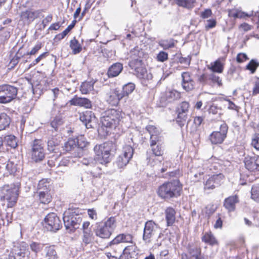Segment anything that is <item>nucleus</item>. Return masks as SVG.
<instances>
[{"mask_svg": "<svg viewBox=\"0 0 259 259\" xmlns=\"http://www.w3.org/2000/svg\"><path fill=\"white\" fill-rule=\"evenodd\" d=\"M182 185L178 179L164 182L157 190V195L165 201L173 200L180 196Z\"/></svg>", "mask_w": 259, "mask_h": 259, "instance_id": "f257e3e1", "label": "nucleus"}, {"mask_svg": "<svg viewBox=\"0 0 259 259\" xmlns=\"http://www.w3.org/2000/svg\"><path fill=\"white\" fill-rule=\"evenodd\" d=\"M124 115V113L122 111L115 109L105 111L100 118L101 127L100 130H102L108 135L110 132V130L115 128Z\"/></svg>", "mask_w": 259, "mask_h": 259, "instance_id": "f03ea898", "label": "nucleus"}, {"mask_svg": "<svg viewBox=\"0 0 259 259\" xmlns=\"http://www.w3.org/2000/svg\"><path fill=\"white\" fill-rule=\"evenodd\" d=\"M128 66L133 73L142 80V83L147 85L152 80L153 75L151 72H148L142 59H132L129 61Z\"/></svg>", "mask_w": 259, "mask_h": 259, "instance_id": "7ed1b4c3", "label": "nucleus"}, {"mask_svg": "<svg viewBox=\"0 0 259 259\" xmlns=\"http://www.w3.org/2000/svg\"><path fill=\"white\" fill-rule=\"evenodd\" d=\"M115 223V218L111 217L104 222L97 224L95 230L96 235L102 239H109L116 227Z\"/></svg>", "mask_w": 259, "mask_h": 259, "instance_id": "20e7f679", "label": "nucleus"}, {"mask_svg": "<svg viewBox=\"0 0 259 259\" xmlns=\"http://www.w3.org/2000/svg\"><path fill=\"white\" fill-rule=\"evenodd\" d=\"M63 220L66 229H70L71 231L74 232L79 228L82 222V216L77 213L75 210L69 209L64 212Z\"/></svg>", "mask_w": 259, "mask_h": 259, "instance_id": "39448f33", "label": "nucleus"}, {"mask_svg": "<svg viewBox=\"0 0 259 259\" xmlns=\"http://www.w3.org/2000/svg\"><path fill=\"white\" fill-rule=\"evenodd\" d=\"M29 245L25 242H21L14 245L11 249L8 259H30Z\"/></svg>", "mask_w": 259, "mask_h": 259, "instance_id": "423d86ee", "label": "nucleus"}, {"mask_svg": "<svg viewBox=\"0 0 259 259\" xmlns=\"http://www.w3.org/2000/svg\"><path fill=\"white\" fill-rule=\"evenodd\" d=\"M116 150V145L112 141H108L102 145L97 146V153L106 165L110 162Z\"/></svg>", "mask_w": 259, "mask_h": 259, "instance_id": "0eeeda50", "label": "nucleus"}, {"mask_svg": "<svg viewBox=\"0 0 259 259\" xmlns=\"http://www.w3.org/2000/svg\"><path fill=\"white\" fill-rule=\"evenodd\" d=\"M18 191L11 188L9 186H4L0 189V200L7 203L8 207H12L17 201Z\"/></svg>", "mask_w": 259, "mask_h": 259, "instance_id": "6e6552de", "label": "nucleus"}, {"mask_svg": "<svg viewBox=\"0 0 259 259\" xmlns=\"http://www.w3.org/2000/svg\"><path fill=\"white\" fill-rule=\"evenodd\" d=\"M18 93V89L8 84L0 85V103L7 104L15 99Z\"/></svg>", "mask_w": 259, "mask_h": 259, "instance_id": "1a4fd4ad", "label": "nucleus"}, {"mask_svg": "<svg viewBox=\"0 0 259 259\" xmlns=\"http://www.w3.org/2000/svg\"><path fill=\"white\" fill-rule=\"evenodd\" d=\"M158 225L152 220L145 222L142 239L146 243L151 242L152 238L158 234Z\"/></svg>", "mask_w": 259, "mask_h": 259, "instance_id": "9d476101", "label": "nucleus"}, {"mask_svg": "<svg viewBox=\"0 0 259 259\" xmlns=\"http://www.w3.org/2000/svg\"><path fill=\"white\" fill-rule=\"evenodd\" d=\"M62 141V137L57 135L50 137L48 139V150L50 153H54L53 156L54 157L55 160L61 155L60 148H62L61 145Z\"/></svg>", "mask_w": 259, "mask_h": 259, "instance_id": "9b49d317", "label": "nucleus"}, {"mask_svg": "<svg viewBox=\"0 0 259 259\" xmlns=\"http://www.w3.org/2000/svg\"><path fill=\"white\" fill-rule=\"evenodd\" d=\"M44 226L48 231L56 232L62 227L61 221L55 213L48 214L44 219Z\"/></svg>", "mask_w": 259, "mask_h": 259, "instance_id": "f8f14e48", "label": "nucleus"}, {"mask_svg": "<svg viewBox=\"0 0 259 259\" xmlns=\"http://www.w3.org/2000/svg\"><path fill=\"white\" fill-rule=\"evenodd\" d=\"M228 131V125L225 122H223L220 126L219 131H214L210 134L209 140L211 143L212 145L223 143L227 137Z\"/></svg>", "mask_w": 259, "mask_h": 259, "instance_id": "ddd939ff", "label": "nucleus"}, {"mask_svg": "<svg viewBox=\"0 0 259 259\" xmlns=\"http://www.w3.org/2000/svg\"><path fill=\"white\" fill-rule=\"evenodd\" d=\"M41 143L40 140L35 139L32 145L31 158L35 162H40L45 158L44 149Z\"/></svg>", "mask_w": 259, "mask_h": 259, "instance_id": "4468645a", "label": "nucleus"}, {"mask_svg": "<svg viewBox=\"0 0 259 259\" xmlns=\"http://www.w3.org/2000/svg\"><path fill=\"white\" fill-rule=\"evenodd\" d=\"M224 178V175L221 172L213 174L209 177L204 182V190H213L215 188L219 187L222 184Z\"/></svg>", "mask_w": 259, "mask_h": 259, "instance_id": "2eb2a0df", "label": "nucleus"}, {"mask_svg": "<svg viewBox=\"0 0 259 259\" xmlns=\"http://www.w3.org/2000/svg\"><path fill=\"white\" fill-rule=\"evenodd\" d=\"M23 161L20 157L12 156L7 161L5 168L10 175H15L22 169Z\"/></svg>", "mask_w": 259, "mask_h": 259, "instance_id": "dca6fc26", "label": "nucleus"}, {"mask_svg": "<svg viewBox=\"0 0 259 259\" xmlns=\"http://www.w3.org/2000/svg\"><path fill=\"white\" fill-rule=\"evenodd\" d=\"M79 119L87 128H93L97 120L94 113L88 110L81 113Z\"/></svg>", "mask_w": 259, "mask_h": 259, "instance_id": "f3484780", "label": "nucleus"}, {"mask_svg": "<svg viewBox=\"0 0 259 259\" xmlns=\"http://www.w3.org/2000/svg\"><path fill=\"white\" fill-rule=\"evenodd\" d=\"M188 254H182L181 259H205L200 248L193 245L188 246Z\"/></svg>", "mask_w": 259, "mask_h": 259, "instance_id": "a211bd4d", "label": "nucleus"}, {"mask_svg": "<svg viewBox=\"0 0 259 259\" xmlns=\"http://www.w3.org/2000/svg\"><path fill=\"white\" fill-rule=\"evenodd\" d=\"M244 163L247 169L250 171L259 170V156L253 154L245 156Z\"/></svg>", "mask_w": 259, "mask_h": 259, "instance_id": "6ab92c4d", "label": "nucleus"}, {"mask_svg": "<svg viewBox=\"0 0 259 259\" xmlns=\"http://www.w3.org/2000/svg\"><path fill=\"white\" fill-rule=\"evenodd\" d=\"M94 151L96 154L95 156L94 157L83 158L81 160L82 164L92 168L95 167L98 164H101L106 166V164L103 163V160L99 155V154L97 153V146L95 147Z\"/></svg>", "mask_w": 259, "mask_h": 259, "instance_id": "aec40b11", "label": "nucleus"}, {"mask_svg": "<svg viewBox=\"0 0 259 259\" xmlns=\"http://www.w3.org/2000/svg\"><path fill=\"white\" fill-rule=\"evenodd\" d=\"M139 249L136 244L125 247L120 255V259H138Z\"/></svg>", "mask_w": 259, "mask_h": 259, "instance_id": "412c9836", "label": "nucleus"}, {"mask_svg": "<svg viewBox=\"0 0 259 259\" xmlns=\"http://www.w3.org/2000/svg\"><path fill=\"white\" fill-rule=\"evenodd\" d=\"M181 77L183 88L187 92L192 90L194 86V81L191 77V73L188 71L183 72L181 74Z\"/></svg>", "mask_w": 259, "mask_h": 259, "instance_id": "4be33fe9", "label": "nucleus"}, {"mask_svg": "<svg viewBox=\"0 0 259 259\" xmlns=\"http://www.w3.org/2000/svg\"><path fill=\"white\" fill-rule=\"evenodd\" d=\"M69 103L71 105L83 107L85 108H91L92 107V102L89 99L79 97L76 95L69 101Z\"/></svg>", "mask_w": 259, "mask_h": 259, "instance_id": "5701e85b", "label": "nucleus"}, {"mask_svg": "<svg viewBox=\"0 0 259 259\" xmlns=\"http://www.w3.org/2000/svg\"><path fill=\"white\" fill-rule=\"evenodd\" d=\"M238 202L239 198L237 195L230 196L225 199L223 206L228 212H233L235 210L236 204Z\"/></svg>", "mask_w": 259, "mask_h": 259, "instance_id": "b1692460", "label": "nucleus"}, {"mask_svg": "<svg viewBox=\"0 0 259 259\" xmlns=\"http://www.w3.org/2000/svg\"><path fill=\"white\" fill-rule=\"evenodd\" d=\"M123 70V65L119 62L112 64L108 68L107 75L109 78L116 77L119 75Z\"/></svg>", "mask_w": 259, "mask_h": 259, "instance_id": "393cba45", "label": "nucleus"}, {"mask_svg": "<svg viewBox=\"0 0 259 259\" xmlns=\"http://www.w3.org/2000/svg\"><path fill=\"white\" fill-rule=\"evenodd\" d=\"M120 93V90L117 89H115L107 99V102L111 106H116L118 105L119 101L123 98V95Z\"/></svg>", "mask_w": 259, "mask_h": 259, "instance_id": "a878e982", "label": "nucleus"}, {"mask_svg": "<svg viewBox=\"0 0 259 259\" xmlns=\"http://www.w3.org/2000/svg\"><path fill=\"white\" fill-rule=\"evenodd\" d=\"M207 68L212 73H221L223 72L224 65L221 62L220 59H217L209 65H207Z\"/></svg>", "mask_w": 259, "mask_h": 259, "instance_id": "bb28decb", "label": "nucleus"}, {"mask_svg": "<svg viewBox=\"0 0 259 259\" xmlns=\"http://www.w3.org/2000/svg\"><path fill=\"white\" fill-rule=\"evenodd\" d=\"M165 219L167 226H172L176 220V211L171 207H168L165 210Z\"/></svg>", "mask_w": 259, "mask_h": 259, "instance_id": "cd10ccee", "label": "nucleus"}, {"mask_svg": "<svg viewBox=\"0 0 259 259\" xmlns=\"http://www.w3.org/2000/svg\"><path fill=\"white\" fill-rule=\"evenodd\" d=\"M74 139H75L77 151L85 149L90 146V143L83 135H79Z\"/></svg>", "mask_w": 259, "mask_h": 259, "instance_id": "c85d7f7f", "label": "nucleus"}, {"mask_svg": "<svg viewBox=\"0 0 259 259\" xmlns=\"http://www.w3.org/2000/svg\"><path fill=\"white\" fill-rule=\"evenodd\" d=\"M180 98V94L179 92L176 90H171L166 92L162 99H164L167 103H171Z\"/></svg>", "mask_w": 259, "mask_h": 259, "instance_id": "c756f323", "label": "nucleus"}, {"mask_svg": "<svg viewBox=\"0 0 259 259\" xmlns=\"http://www.w3.org/2000/svg\"><path fill=\"white\" fill-rule=\"evenodd\" d=\"M202 242L210 246L218 244V242L211 232H205L201 238Z\"/></svg>", "mask_w": 259, "mask_h": 259, "instance_id": "7c9ffc66", "label": "nucleus"}, {"mask_svg": "<svg viewBox=\"0 0 259 259\" xmlns=\"http://www.w3.org/2000/svg\"><path fill=\"white\" fill-rule=\"evenodd\" d=\"M63 150L66 152H71L77 149L76 143L74 138H70L62 146Z\"/></svg>", "mask_w": 259, "mask_h": 259, "instance_id": "2f4dec72", "label": "nucleus"}, {"mask_svg": "<svg viewBox=\"0 0 259 259\" xmlns=\"http://www.w3.org/2000/svg\"><path fill=\"white\" fill-rule=\"evenodd\" d=\"M51 191V180L43 179L40 180L37 185V193L40 191Z\"/></svg>", "mask_w": 259, "mask_h": 259, "instance_id": "473e14b6", "label": "nucleus"}, {"mask_svg": "<svg viewBox=\"0 0 259 259\" xmlns=\"http://www.w3.org/2000/svg\"><path fill=\"white\" fill-rule=\"evenodd\" d=\"M228 15L230 17H233L235 19L251 17L250 13L248 14L238 9L229 10Z\"/></svg>", "mask_w": 259, "mask_h": 259, "instance_id": "72a5a7b5", "label": "nucleus"}, {"mask_svg": "<svg viewBox=\"0 0 259 259\" xmlns=\"http://www.w3.org/2000/svg\"><path fill=\"white\" fill-rule=\"evenodd\" d=\"M135 84L133 82H128L123 85L122 90H120V93L123 95V97H127L135 89Z\"/></svg>", "mask_w": 259, "mask_h": 259, "instance_id": "f704fd0d", "label": "nucleus"}, {"mask_svg": "<svg viewBox=\"0 0 259 259\" xmlns=\"http://www.w3.org/2000/svg\"><path fill=\"white\" fill-rule=\"evenodd\" d=\"M10 122L11 118L9 116L4 112L0 113V131L9 127Z\"/></svg>", "mask_w": 259, "mask_h": 259, "instance_id": "c9c22d12", "label": "nucleus"}, {"mask_svg": "<svg viewBox=\"0 0 259 259\" xmlns=\"http://www.w3.org/2000/svg\"><path fill=\"white\" fill-rule=\"evenodd\" d=\"M38 194L40 203L47 204L51 201L52 195L50 191H40Z\"/></svg>", "mask_w": 259, "mask_h": 259, "instance_id": "e433bc0d", "label": "nucleus"}, {"mask_svg": "<svg viewBox=\"0 0 259 259\" xmlns=\"http://www.w3.org/2000/svg\"><path fill=\"white\" fill-rule=\"evenodd\" d=\"M95 81H84L80 87V90L82 94H87L94 89Z\"/></svg>", "mask_w": 259, "mask_h": 259, "instance_id": "4c0bfd02", "label": "nucleus"}, {"mask_svg": "<svg viewBox=\"0 0 259 259\" xmlns=\"http://www.w3.org/2000/svg\"><path fill=\"white\" fill-rule=\"evenodd\" d=\"M76 20H74L72 21V23L69 25L61 33L57 34L55 37L56 40H60L64 38L66 35L74 28L76 23Z\"/></svg>", "mask_w": 259, "mask_h": 259, "instance_id": "58836bf2", "label": "nucleus"}, {"mask_svg": "<svg viewBox=\"0 0 259 259\" xmlns=\"http://www.w3.org/2000/svg\"><path fill=\"white\" fill-rule=\"evenodd\" d=\"M21 19L24 22H26L30 24L34 20V17L32 13V11L29 10H26L22 11L20 14Z\"/></svg>", "mask_w": 259, "mask_h": 259, "instance_id": "ea45409f", "label": "nucleus"}, {"mask_svg": "<svg viewBox=\"0 0 259 259\" xmlns=\"http://www.w3.org/2000/svg\"><path fill=\"white\" fill-rule=\"evenodd\" d=\"M70 47L72 50V53L74 55L79 53L82 50L81 45L75 37L70 40Z\"/></svg>", "mask_w": 259, "mask_h": 259, "instance_id": "a19ab883", "label": "nucleus"}, {"mask_svg": "<svg viewBox=\"0 0 259 259\" xmlns=\"http://www.w3.org/2000/svg\"><path fill=\"white\" fill-rule=\"evenodd\" d=\"M158 44L163 50L172 48L175 46V40L172 38L160 40Z\"/></svg>", "mask_w": 259, "mask_h": 259, "instance_id": "79ce46f5", "label": "nucleus"}, {"mask_svg": "<svg viewBox=\"0 0 259 259\" xmlns=\"http://www.w3.org/2000/svg\"><path fill=\"white\" fill-rule=\"evenodd\" d=\"M64 123L62 117L60 116H56L55 118L51 121V125L54 131L58 132L60 130L61 126Z\"/></svg>", "mask_w": 259, "mask_h": 259, "instance_id": "37998d69", "label": "nucleus"}, {"mask_svg": "<svg viewBox=\"0 0 259 259\" xmlns=\"http://www.w3.org/2000/svg\"><path fill=\"white\" fill-rule=\"evenodd\" d=\"M5 141L7 145L11 148H15L17 146L16 137L12 135H7L5 137Z\"/></svg>", "mask_w": 259, "mask_h": 259, "instance_id": "c03bdc74", "label": "nucleus"}, {"mask_svg": "<svg viewBox=\"0 0 259 259\" xmlns=\"http://www.w3.org/2000/svg\"><path fill=\"white\" fill-rule=\"evenodd\" d=\"M25 54H22L19 50L15 56L11 59L10 64L11 65V68H14L19 63L21 58H25Z\"/></svg>", "mask_w": 259, "mask_h": 259, "instance_id": "a18cd8bd", "label": "nucleus"}, {"mask_svg": "<svg viewBox=\"0 0 259 259\" xmlns=\"http://www.w3.org/2000/svg\"><path fill=\"white\" fill-rule=\"evenodd\" d=\"M176 122L181 127H183L186 123L188 124L189 120H188L187 114L178 113Z\"/></svg>", "mask_w": 259, "mask_h": 259, "instance_id": "49530a36", "label": "nucleus"}, {"mask_svg": "<svg viewBox=\"0 0 259 259\" xmlns=\"http://www.w3.org/2000/svg\"><path fill=\"white\" fill-rule=\"evenodd\" d=\"M54 248L55 246L53 245L46 247V257L48 259H57V252Z\"/></svg>", "mask_w": 259, "mask_h": 259, "instance_id": "de8ad7c7", "label": "nucleus"}, {"mask_svg": "<svg viewBox=\"0 0 259 259\" xmlns=\"http://www.w3.org/2000/svg\"><path fill=\"white\" fill-rule=\"evenodd\" d=\"M134 150L130 145H126L123 148V154L121 155L130 160L133 156Z\"/></svg>", "mask_w": 259, "mask_h": 259, "instance_id": "09e8293b", "label": "nucleus"}, {"mask_svg": "<svg viewBox=\"0 0 259 259\" xmlns=\"http://www.w3.org/2000/svg\"><path fill=\"white\" fill-rule=\"evenodd\" d=\"M12 31V28L1 27L0 31H3V33L1 34V40L4 41L8 40Z\"/></svg>", "mask_w": 259, "mask_h": 259, "instance_id": "8fccbe9b", "label": "nucleus"}, {"mask_svg": "<svg viewBox=\"0 0 259 259\" xmlns=\"http://www.w3.org/2000/svg\"><path fill=\"white\" fill-rule=\"evenodd\" d=\"M259 66V62L255 59H251L246 66V69L250 71L251 73H254Z\"/></svg>", "mask_w": 259, "mask_h": 259, "instance_id": "3c124183", "label": "nucleus"}, {"mask_svg": "<svg viewBox=\"0 0 259 259\" xmlns=\"http://www.w3.org/2000/svg\"><path fill=\"white\" fill-rule=\"evenodd\" d=\"M132 59H142L144 56V53L142 49L139 47H135L131 52Z\"/></svg>", "mask_w": 259, "mask_h": 259, "instance_id": "603ef678", "label": "nucleus"}, {"mask_svg": "<svg viewBox=\"0 0 259 259\" xmlns=\"http://www.w3.org/2000/svg\"><path fill=\"white\" fill-rule=\"evenodd\" d=\"M251 197L257 202H259V184L254 185L251 190Z\"/></svg>", "mask_w": 259, "mask_h": 259, "instance_id": "864d4df0", "label": "nucleus"}, {"mask_svg": "<svg viewBox=\"0 0 259 259\" xmlns=\"http://www.w3.org/2000/svg\"><path fill=\"white\" fill-rule=\"evenodd\" d=\"M44 244L36 242H32L29 245L31 250L35 254L41 251L44 248Z\"/></svg>", "mask_w": 259, "mask_h": 259, "instance_id": "5fc2aeb1", "label": "nucleus"}, {"mask_svg": "<svg viewBox=\"0 0 259 259\" xmlns=\"http://www.w3.org/2000/svg\"><path fill=\"white\" fill-rule=\"evenodd\" d=\"M83 237H82V241L85 244H88L90 242H91L92 240V236L93 234L92 233V231L91 230H85V231H83Z\"/></svg>", "mask_w": 259, "mask_h": 259, "instance_id": "6e6d98bb", "label": "nucleus"}, {"mask_svg": "<svg viewBox=\"0 0 259 259\" xmlns=\"http://www.w3.org/2000/svg\"><path fill=\"white\" fill-rule=\"evenodd\" d=\"M211 72L208 74V79L211 80L213 83H216L219 87H222L223 85L222 79L218 75Z\"/></svg>", "mask_w": 259, "mask_h": 259, "instance_id": "4d7b16f0", "label": "nucleus"}, {"mask_svg": "<svg viewBox=\"0 0 259 259\" xmlns=\"http://www.w3.org/2000/svg\"><path fill=\"white\" fill-rule=\"evenodd\" d=\"M176 3L180 7L189 8L192 7L194 0H175Z\"/></svg>", "mask_w": 259, "mask_h": 259, "instance_id": "13d9d810", "label": "nucleus"}, {"mask_svg": "<svg viewBox=\"0 0 259 259\" xmlns=\"http://www.w3.org/2000/svg\"><path fill=\"white\" fill-rule=\"evenodd\" d=\"M49 55V52H45L41 54L39 56H38L35 60H34L31 64H30L27 68V70L29 69L32 67L38 64L41 60L46 58Z\"/></svg>", "mask_w": 259, "mask_h": 259, "instance_id": "bf43d9fd", "label": "nucleus"}, {"mask_svg": "<svg viewBox=\"0 0 259 259\" xmlns=\"http://www.w3.org/2000/svg\"><path fill=\"white\" fill-rule=\"evenodd\" d=\"M121 243H133V236L130 234L121 233L118 234Z\"/></svg>", "mask_w": 259, "mask_h": 259, "instance_id": "052dcab7", "label": "nucleus"}, {"mask_svg": "<svg viewBox=\"0 0 259 259\" xmlns=\"http://www.w3.org/2000/svg\"><path fill=\"white\" fill-rule=\"evenodd\" d=\"M129 161L130 160L124 157V156L119 155L117 157L116 162L118 167L120 168H122L129 162Z\"/></svg>", "mask_w": 259, "mask_h": 259, "instance_id": "680f3d73", "label": "nucleus"}, {"mask_svg": "<svg viewBox=\"0 0 259 259\" xmlns=\"http://www.w3.org/2000/svg\"><path fill=\"white\" fill-rule=\"evenodd\" d=\"M189 108V104L188 102L184 101L182 102L180 105V108L178 109L177 112L187 114L188 112V109Z\"/></svg>", "mask_w": 259, "mask_h": 259, "instance_id": "e2e57ef3", "label": "nucleus"}, {"mask_svg": "<svg viewBox=\"0 0 259 259\" xmlns=\"http://www.w3.org/2000/svg\"><path fill=\"white\" fill-rule=\"evenodd\" d=\"M120 243H121V240L119 235H117L114 239L107 243V247L114 248Z\"/></svg>", "mask_w": 259, "mask_h": 259, "instance_id": "0e129e2a", "label": "nucleus"}, {"mask_svg": "<svg viewBox=\"0 0 259 259\" xmlns=\"http://www.w3.org/2000/svg\"><path fill=\"white\" fill-rule=\"evenodd\" d=\"M153 154L155 156H161L163 153V150L160 144H157L156 146L152 148Z\"/></svg>", "mask_w": 259, "mask_h": 259, "instance_id": "69168bd1", "label": "nucleus"}, {"mask_svg": "<svg viewBox=\"0 0 259 259\" xmlns=\"http://www.w3.org/2000/svg\"><path fill=\"white\" fill-rule=\"evenodd\" d=\"M156 59L159 62H164L168 59L167 53L163 51H160L157 55Z\"/></svg>", "mask_w": 259, "mask_h": 259, "instance_id": "338daca9", "label": "nucleus"}, {"mask_svg": "<svg viewBox=\"0 0 259 259\" xmlns=\"http://www.w3.org/2000/svg\"><path fill=\"white\" fill-rule=\"evenodd\" d=\"M42 44L41 43L37 44L30 52H27L25 54V56H33L35 55L38 51L41 48Z\"/></svg>", "mask_w": 259, "mask_h": 259, "instance_id": "774afa93", "label": "nucleus"}]
</instances>
